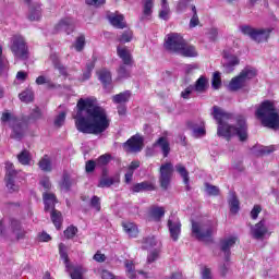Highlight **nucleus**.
<instances>
[{
	"label": "nucleus",
	"mask_w": 279,
	"mask_h": 279,
	"mask_svg": "<svg viewBox=\"0 0 279 279\" xmlns=\"http://www.w3.org/2000/svg\"><path fill=\"white\" fill-rule=\"evenodd\" d=\"M39 169H41V171H46L49 172L51 171L52 167H51V159H49V156H44L39 162Z\"/></svg>",
	"instance_id": "nucleus-35"
},
{
	"label": "nucleus",
	"mask_w": 279,
	"mask_h": 279,
	"mask_svg": "<svg viewBox=\"0 0 279 279\" xmlns=\"http://www.w3.org/2000/svg\"><path fill=\"white\" fill-rule=\"evenodd\" d=\"M143 12L141 16V21H149L151 19V14H154V0H143Z\"/></svg>",
	"instance_id": "nucleus-20"
},
{
	"label": "nucleus",
	"mask_w": 279,
	"mask_h": 279,
	"mask_svg": "<svg viewBox=\"0 0 279 279\" xmlns=\"http://www.w3.org/2000/svg\"><path fill=\"white\" fill-rule=\"evenodd\" d=\"M217 36H219V32L217 28H210L208 32V38L211 40V43H215L217 40Z\"/></svg>",
	"instance_id": "nucleus-63"
},
{
	"label": "nucleus",
	"mask_w": 279,
	"mask_h": 279,
	"mask_svg": "<svg viewBox=\"0 0 279 279\" xmlns=\"http://www.w3.org/2000/svg\"><path fill=\"white\" fill-rule=\"evenodd\" d=\"M145 147V138L141 134L131 136L124 144L123 149L129 154H138Z\"/></svg>",
	"instance_id": "nucleus-11"
},
{
	"label": "nucleus",
	"mask_w": 279,
	"mask_h": 279,
	"mask_svg": "<svg viewBox=\"0 0 279 279\" xmlns=\"http://www.w3.org/2000/svg\"><path fill=\"white\" fill-rule=\"evenodd\" d=\"M262 210L263 208L260 207V205H255L251 211L252 219H258V215H260Z\"/></svg>",
	"instance_id": "nucleus-62"
},
{
	"label": "nucleus",
	"mask_w": 279,
	"mask_h": 279,
	"mask_svg": "<svg viewBox=\"0 0 279 279\" xmlns=\"http://www.w3.org/2000/svg\"><path fill=\"white\" fill-rule=\"evenodd\" d=\"M171 178H173V163L166 162L161 165L159 169V184L162 191H167L169 189Z\"/></svg>",
	"instance_id": "nucleus-10"
},
{
	"label": "nucleus",
	"mask_w": 279,
	"mask_h": 279,
	"mask_svg": "<svg viewBox=\"0 0 279 279\" xmlns=\"http://www.w3.org/2000/svg\"><path fill=\"white\" fill-rule=\"evenodd\" d=\"M168 228L171 239L178 241V239H180V233L182 232V223H180V220L173 217L169 218Z\"/></svg>",
	"instance_id": "nucleus-15"
},
{
	"label": "nucleus",
	"mask_w": 279,
	"mask_h": 279,
	"mask_svg": "<svg viewBox=\"0 0 279 279\" xmlns=\"http://www.w3.org/2000/svg\"><path fill=\"white\" fill-rule=\"evenodd\" d=\"M149 217L153 221H160L165 217V208L163 207H151L149 210Z\"/></svg>",
	"instance_id": "nucleus-29"
},
{
	"label": "nucleus",
	"mask_w": 279,
	"mask_h": 279,
	"mask_svg": "<svg viewBox=\"0 0 279 279\" xmlns=\"http://www.w3.org/2000/svg\"><path fill=\"white\" fill-rule=\"evenodd\" d=\"M4 180L7 182V189L10 193H16V191H19V185L14 184V178Z\"/></svg>",
	"instance_id": "nucleus-51"
},
{
	"label": "nucleus",
	"mask_w": 279,
	"mask_h": 279,
	"mask_svg": "<svg viewBox=\"0 0 279 279\" xmlns=\"http://www.w3.org/2000/svg\"><path fill=\"white\" fill-rule=\"evenodd\" d=\"M122 227L124 232H126V234L133 239H135V236H138V227H136L135 223L133 222H122Z\"/></svg>",
	"instance_id": "nucleus-28"
},
{
	"label": "nucleus",
	"mask_w": 279,
	"mask_h": 279,
	"mask_svg": "<svg viewBox=\"0 0 279 279\" xmlns=\"http://www.w3.org/2000/svg\"><path fill=\"white\" fill-rule=\"evenodd\" d=\"M77 111L74 117L75 128L82 134H94L99 136L110 128V120L108 112L99 102L97 98H81L76 105Z\"/></svg>",
	"instance_id": "nucleus-1"
},
{
	"label": "nucleus",
	"mask_w": 279,
	"mask_h": 279,
	"mask_svg": "<svg viewBox=\"0 0 279 279\" xmlns=\"http://www.w3.org/2000/svg\"><path fill=\"white\" fill-rule=\"evenodd\" d=\"M211 116L218 123V136H222V138H227V141H230L231 136H239V140L242 142L247 141V123L243 116L236 118V126L228 122L231 121L232 113L226 112V110L219 106L213 107Z\"/></svg>",
	"instance_id": "nucleus-2"
},
{
	"label": "nucleus",
	"mask_w": 279,
	"mask_h": 279,
	"mask_svg": "<svg viewBox=\"0 0 279 279\" xmlns=\"http://www.w3.org/2000/svg\"><path fill=\"white\" fill-rule=\"evenodd\" d=\"M77 234V228L74 226H70L66 228V230L64 231V236L68 239H73V236H75Z\"/></svg>",
	"instance_id": "nucleus-55"
},
{
	"label": "nucleus",
	"mask_w": 279,
	"mask_h": 279,
	"mask_svg": "<svg viewBox=\"0 0 279 279\" xmlns=\"http://www.w3.org/2000/svg\"><path fill=\"white\" fill-rule=\"evenodd\" d=\"M109 23L117 29H125L126 24H125V17L121 14H114L111 13L108 15Z\"/></svg>",
	"instance_id": "nucleus-21"
},
{
	"label": "nucleus",
	"mask_w": 279,
	"mask_h": 279,
	"mask_svg": "<svg viewBox=\"0 0 279 279\" xmlns=\"http://www.w3.org/2000/svg\"><path fill=\"white\" fill-rule=\"evenodd\" d=\"M29 119H33L34 121H38V119H43V111L40 110V108L35 107L31 112Z\"/></svg>",
	"instance_id": "nucleus-54"
},
{
	"label": "nucleus",
	"mask_w": 279,
	"mask_h": 279,
	"mask_svg": "<svg viewBox=\"0 0 279 279\" xmlns=\"http://www.w3.org/2000/svg\"><path fill=\"white\" fill-rule=\"evenodd\" d=\"M205 191L208 195H213V196L219 195V187H217L210 183L205 184Z\"/></svg>",
	"instance_id": "nucleus-49"
},
{
	"label": "nucleus",
	"mask_w": 279,
	"mask_h": 279,
	"mask_svg": "<svg viewBox=\"0 0 279 279\" xmlns=\"http://www.w3.org/2000/svg\"><path fill=\"white\" fill-rule=\"evenodd\" d=\"M130 97H132V92L125 90L118 95H114L112 97V101H113V104L123 105V104H128V101H130Z\"/></svg>",
	"instance_id": "nucleus-27"
},
{
	"label": "nucleus",
	"mask_w": 279,
	"mask_h": 279,
	"mask_svg": "<svg viewBox=\"0 0 279 279\" xmlns=\"http://www.w3.org/2000/svg\"><path fill=\"white\" fill-rule=\"evenodd\" d=\"M3 69H8V59L3 56V48L0 46V73Z\"/></svg>",
	"instance_id": "nucleus-57"
},
{
	"label": "nucleus",
	"mask_w": 279,
	"mask_h": 279,
	"mask_svg": "<svg viewBox=\"0 0 279 279\" xmlns=\"http://www.w3.org/2000/svg\"><path fill=\"white\" fill-rule=\"evenodd\" d=\"M56 32H65V34H73L75 32V20L72 17L62 19L54 27Z\"/></svg>",
	"instance_id": "nucleus-13"
},
{
	"label": "nucleus",
	"mask_w": 279,
	"mask_h": 279,
	"mask_svg": "<svg viewBox=\"0 0 279 279\" xmlns=\"http://www.w3.org/2000/svg\"><path fill=\"white\" fill-rule=\"evenodd\" d=\"M95 167H97V161L88 160L85 165L86 173H93V171H95Z\"/></svg>",
	"instance_id": "nucleus-61"
},
{
	"label": "nucleus",
	"mask_w": 279,
	"mask_h": 279,
	"mask_svg": "<svg viewBox=\"0 0 279 279\" xmlns=\"http://www.w3.org/2000/svg\"><path fill=\"white\" fill-rule=\"evenodd\" d=\"M142 244V250H151V247H156V245H158V241L156 240V236L148 235L143 238Z\"/></svg>",
	"instance_id": "nucleus-31"
},
{
	"label": "nucleus",
	"mask_w": 279,
	"mask_h": 279,
	"mask_svg": "<svg viewBox=\"0 0 279 279\" xmlns=\"http://www.w3.org/2000/svg\"><path fill=\"white\" fill-rule=\"evenodd\" d=\"M132 193H143L145 191H156V186H154V183L149 181H144L141 183H135L131 187Z\"/></svg>",
	"instance_id": "nucleus-24"
},
{
	"label": "nucleus",
	"mask_w": 279,
	"mask_h": 279,
	"mask_svg": "<svg viewBox=\"0 0 279 279\" xmlns=\"http://www.w3.org/2000/svg\"><path fill=\"white\" fill-rule=\"evenodd\" d=\"M69 248L64 243L59 244V254L60 258L64 262L65 269L70 272L72 279H84V270L81 266L71 265V260L69 259Z\"/></svg>",
	"instance_id": "nucleus-6"
},
{
	"label": "nucleus",
	"mask_w": 279,
	"mask_h": 279,
	"mask_svg": "<svg viewBox=\"0 0 279 279\" xmlns=\"http://www.w3.org/2000/svg\"><path fill=\"white\" fill-rule=\"evenodd\" d=\"M274 151V146H262L257 150V156H267L268 154H271Z\"/></svg>",
	"instance_id": "nucleus-56"
},
{
	"label": "nucleus",
	"mask_w": 279,
	"mask_h": 279,
	"mask_svg": "<svg viewBox=\"0 0 279 279\" xmlns=\"http://www.w3.org/2000/svg\"><path fill=\"white\" fill-rule=\"evenodd\" d=\"M44 203L46 213H53L56 210V204H58V199L56 198V194L44 193Z\"/></svg>",
	"instance_id": "nucleus-23"
},
{
	"label": "nucleus",
	"mask_w": 279,
	"mask_h": 279,
	"mask_svg": "<svg viewBox=\"0 0 279 279\" xmlns=\"http://www.w3.org/2000/svg\"><path fill=\"white\" fill-rule=\"evenodd\" d=\"M154 147H159L163 154V158H168L169 154H171V145L169 144V140L167 137L161 136L159 137Z\"/></svg>",
	"instance_id": "nucleus-22"
},
{
	"label": "nucleus",
	"mask_w": 279,
	"mask_h": 279,
	"mask_svg": "<svg viewBox=\"0 0 279 279\" xmlns=\"http://www.w3.org/2000/svg\"><path fill=\"white\" fill-rule=\"evenodd\" d=\"M215 232V226L211 222L199 223L192 221V236L196 238L197 241H210Z\"/></svg>",
	"instance_id": "nucleus-7"
},
{
	"label": "nucleus",
	"mask_w": 279,
	"mask_h": 279,
	"mask_svg": "<svg viewBox=\"0 0 279 279\" xmlns=\"http://www.w3.org/2000/svg\"><path fill=\"white\" fill-rule=\"evenodd\" d=\"M101 278L102 279H117V277H114V275L112 272H110L109 270H102Z\"/></svg>",
	"instance_id": "nucleus-64"
},
{
	"label": "nucleus",
	"mask_w": 279,
	"mask_h": 279,
	"mask_svg": "<svg viewBox=\"0 0 279 279\" xmlns=\"http://www.w3.org/2000/svg\"><path fill=\"white\" fill-rule=\"evenodd\" d=\"M132 75V65L120 64L118 69V80H128Z\"/></svg>",
	"instance_id": "nucleus-30"
},
{
	"label": "nucleus",
	"mask_w": 279,
	"mask_h": 279,
	"mask_svg": "<svg viewBox=\"0 0 279 279\" xmlns=\"http://www.w3.org/2000/svg\"><path fill=\"white\" fill-rule=\"evenodd\" d=\"M160 257V253H158V251H153L148 254L147 256V263L149 265H151V263H156V260H158V258Z\"/></svg>",
	"instance_id": "nucleus-58"
},
{
	"label": "nucleus",
	"mask_w": 279,
	"mask_h": 279,
	"mask_svg": "<svg viewBox=\"0 0 279 279\" xmlns=\"http://www.w3.org/2000/svg\"><path fill=\"white\" fill-rule=\"evenodd\" d=\"M229 204H230L231 213L233 214L239 213V198H236V196H232Z\"/></svg>",
	"instance_id": "nucleus-52"
},
{
	"label": "nucleus",
	"mask_w": 279,
	"mask_h": 279,
	"mask_svg": "<svg viewBox=\"0 0 279 279\" xmlns=\"http://www.w3.org/2000/svg\"><path fill=\"white\" fill-rule=\"evenodd\" d=\"M193 90H195L194 87H193V85H190L189 87H186V88L181 93V97H182L183 99H191V95L193 94Z\"/></svg>",
	"instance_id": "nucleus-60"
},
{
	"label": "nucleus",
	"mask_w": 279,
	"mask_h": 279,
	"mask_svg": "<svg viewBox=\"0 0 279 279\" xmlns=\"http://www.w3.org/2000/svg\"><path fill=\"white\" fill-rule=\"evenodd\" d=\"M64 121H66V112L62 111L54 119V125L57 128H62L64 125Z\"/></svg>",
	"instance_id": "nucleus-47"
},
{
	"label": "nucleus",
	"mask_w": 279,
	"mask_h": 279,
	"mask_svg": "<svg viewBox=\"0 0 279 279\" xmlns=\"http://www.w3.org/2000/svg\"><path fill=\"white\" fill-rule=\"evenodd\" d=\"M50 217L57 230H60V228H62V213L58 211V209H53Z\"/></svg>",
	"instance_id": "nucleus-32"
},
{
	"label": "nucleus",
	"mask_w": 279,
	"mask_h": 279,
	"mask_svg": "<svg viewBox=\"0 0 279 279\" xmlns=\"http://www.w3.org/2000/svg\"><path fill=\"white\" fill-rule=\"evenodd\" d=\"M190 3H191V0H179V3L177 5L178 12H184V10L189 8Z\"/></svg>",
	"instance_id": "nucleus-59"
},
{
	"label": "nucleus",
	"mask_w": 279,
	"mask_h": 279,
	"mask_svg": "<svg viewBox=\"0 0 279 279\" xmlns=\"http://www.w3.org/2000/svg\"><path fill=\"white\" fill-rule=\"evenodd\" d=\"M234 245H236V238L232 236V238H226L220 240V252H223L225 254V260L228 263L230 260V248L234 247Z\"/></svg>",
	"instance_id": "nucleus-14"
},
{
	"label": "nucleus",
	"mask_w": 279,
	"mask_h": 279,
	"mask_svg": "<svg viewBox=\"0 0 279 279\" xmlns=\"http://www.w3.org/2000/svg\"><path fill=\"white\" fill-rule=\"evenodd\" d=\"M89 206L99 213L101 210V199L98 196H93Z\"/></svg>",
	"instance_id": "nucleus-50"
},
{
	"label": "nucleus",
	"mask_w": 279,
	"mask_h": 279,
	"mask_svg": "<svg viewBox=\"0 0 279 279\" xmlns=\"http://www.w3.org/2000/svg\"><path fill=\"white\" fill-rule=\"evenodd\" d=\"M255 117L260 121L264 128H269L270 130H278L279 128V113L276 109V105L270 100L263 101L257 110L255 111Z\"/></svg>",
	"instance_id": "nucleus-3"
},
{
	"label": "nucleus",
	"mask_w": 279,
	"mask_h": 279,
	"mask_svg": "<svg viewBox=\"0 0 279 279\" xmlns=\"http://www.w3.org/2000/svg\"><path fill=\"white\" fill-rule=\"evenodd\" d=\"M72 184L73 182L71 181V177L68 173H64L61 187L64 189V191H70Z\"/></svg>",
	"instance_id": "nucleus-48"
},
{
	"label": "nucleus",
	"mask_w": 279,
	"mask_h": 279,
	"mask_svg": "<svg viewBox=\"0 0 279 279\" xmlns=\"http://www.w3.org/2000/svg\"><path fill=\"white\" fill-rule=\"evenodd\" d=\"M73 47H74V49H75L76 51H78V52H80V51H84V47H86V37H85L84 35H80V36L76 38V40H75Z\"/></svg>",
	"instance_id": "nucleus-38"
},
{
	"label": "nucleus",
	"mask_w": 279,
	"mask_h": 279,
	"mask_svg": "<svg viewBox=\"0 0 279 279\" xmlns=\"http://www.w3.org/2000/svg\"><path fill=\"white\" fill-rule=\"evenodd\" d=\"M9 236L11 239H16V241L25 239V230H23V227H21V222L19 220H11V233Z\"/></svg>",
	"instance_id": "nucleus-18"
},
{
	"label": "nucleus",
	"mask_w": 279,
	"mask_h": 279,
	"mask_svg": "<svg viewBox=\"0 0 279 279\" xmlns=\"http://www.w3.org/2000/svg\"><path fill=\"white\" fill-rule=\"evenodd\" d=\"M21 101H24V104H29L34 101V92L32 90H24L20 94Z\"/></svg>",
	"instance_id": "nucleus-40"
},
{
	"label": "nucleus",
	"mask_w": 279,
	"mask_h": 279,
	"mask_svg": "<svg viewBox=\"0 0 279 279\" xmlns=\"http://www.w3.org/2000/svg\"><path fill=\"white\" fill-rule=\"evenodd\" d=\"M194 90L196 93H206V90H208V87L210 86L209 82H208V77L202 75L199 76V78L195 82L194 85H192Z\"/></svg>",
	"instance_id": "nucleus-25"
},
{
	"label": "nucleus",
	"mask_w": 279,
	"mask_h": 279,
	"mask_svg": "<svg viewBox=\"0 0 279 279\" xmlns=\"http://www.w3.org/2000/svg\"><path fill=\"white\" fill-rule=\"evenodd\" d=\"M253 77H256V70L253 68H245L238 76L231 80L229 89L233 92L241 90V88L247 86V82L253 80Z\"/></svg>",
	"instance_id": "nucleus-5"
},
{
	"label": "nucleus",
	"mask_w": 279,
	"mask_h": 279,
	"mask_svg": "<svg viewBox=\"0 0 279 279\" xmlns=\"http://www.w3.org/2000/svg\"><path fill=\"white\" fill-rule=\"evenodd\" d=\"M251 233L253 239L257 241L265 238L267 234V227L265 226V220H260L254 227H251Z\"/></svg>",
	"instance_id": "nucleus-19"
},
{
	"label": "nucleus",
	"mask_w": 279,
	"mask_h": 279,
	"mask_svg": "<svg viewBox=\"0 0 279 279\" xmlns=\"http://www.w3.org/2000/svg\"><path fill=\"white\" fill-rule=\"evenodd\" d=\"M134 38V33L131 29L124 31L122 35L118 37V43H132Z\"/></svg>",
	"instance_id": "nucleus-37"
},
{
	"label": "nucleus",
	"mask_w": 279,
	"mask_h": 279,
	"mask_svg": "<svg viewBox=\"0 0 279 279\" xmlns=\"http://www.w3.org/2000/svg\"><path fill=\"white\" fill-rule=\"evenodd\" d=\"M97 75L104 88L110 93V90H112V73L107 69H101L97 72Z\"/></svg>",
	"instance_id": "nucleus-16"
},
{
	"label": "nucleus",
	"mask_w": 279,
	"mask_h": 279,
	"mask_svg": "<svg viewBox=\"0 0 279 279\" xmlns=\"http://www.w3.org/2000/svg\"><path fill=\"white\" fill-rule=\"evenodd\" d=\"M181 56H184V58H195L197 57V50L194 48V46H191L184 41L183 47L181 48V51H179Z\"/></svg>",
	"instance_id": "nucleus-26"
},
{
	"label": "nucleus",
	"mask_w": 279,
	"mask_h": 279,
	"mask_svg": "<svg viewBox=\"0 0 279 279\" xmlns=\"http://www.w3.org/2000/svg\"><path fill=\"white\" fill-rule=\"evenodd\" d=\"M110 160H112V156L106 154V155L100 156L96 160V165H97V167H106V165H108L110 162Z\"/></svg>",
	"instance_id": "nucleus-45"
},
{
	"label": "nucleus",
	"mask_w": 279,
	"mask_h": 279,
	"mask_svg": "<svg viewBox=\"0 0 279 279\" xmlns=\"http://www.w3.org/2000/svg\"><path fill=\"white\" fill-rule=\"evenodd\" d=\"M185 41L186 40H184L180 34H168L165 39V49H167V51H172L173 53H180Z\"/></svg>",
	"instance_id": "nucleus-9"
},
{
	"label": "nucleus",
	"mask_w": 279,
	"mask_h": 279,
	"mask_svg": "<svg viewBox=\"0 0 279 279\" xmlns=\"http://www.w3.org/2000/svg\"><path fill=\"white\" fill-rule=\"evenodd\" d=\"M175 171L181 175L183 179L184 184H189V181L191 180L189 177V170H186V167H184L182 163H178L175 166Z\"/></svg>",
	"instance_id": "nucleus-33"
},
{
	"label": "nucleus",
	"mask_w": 279,
	"mask_h": 279,
	"mask_svg": "<svg viewBox=\"0 0 279 279\" xmlns=\"http://www.w3.org/2000/svg\"><path fill=\"white\" fill-rule=\"evenodd\" d=\"M117 53L119 58L122 60V64H126V66L134 65V58L132 57V52L130 51V49L118 46Z\"/></svg>",
	"instance_id": "nucleus-17"
},
{
	"label": "nucleus",
	"mask_w": 279,
	"mask_h": 279,
	"mask_svg": "<svg viewBox=\"0 0 279 279\" xmlns=\"http://www.w3.org/2000/svg\"><path fill=\"white\" fill-rule=\"evenodd\" d=\"M114 184V179L102 177L98 183L99 189H110Z\"/></svg>",
	"instance_id": "nucleus-44"
},
{
	"label": "nucleus",
	"mask_w": 279,
	"mask_h": 279,
	"mask_svg": "<svg viewBox=\"0 0 279 279\" xmlns=\"http://www.w3.org/2000/svg\"><path fill=\"white\" fill-rule=\"evenodd\" d=\"M93 69H95V62L90 61L86 64V71L83 73V80H90Z\"/></svg>",
	"instance_id": "nucleus-46"
},
{
	"label": "nucleus",
	"mask_w": 279,
	"mask_h": 279,
	"mask_svg": "<svg viewBox=\"0 0 279 279\" xmlns=\"http://www.w3.org/2000/svg\"><path fill=\"white\" fill-rule=\"evenodd\" d=\"M192 12L193 15L190 20V27H197V25H199V16L197 15V8L192 4Z\"/></svg>",
	"instance_id": "nucleus-42"
},
{
	"label": "nucleus",
	"mask_w": 279,
	"mask_h": 279,
	"mask_svg": "<svg viewBox=\"0 0 279 279\" xmlns=\"http://www.w3.org/2000/svg\"><path fill=\"white\" fill-rule=\"evenodd\" d=\"M124 267L126 268L128 277L130 279L136 278V270H135V267H134V262H132L130 259H126L124 262Z\"/></svg>",
	"instance_id": "nucleus-36"
},
{
	"label": "nucleus",
	"mask_w": 279,
	"mask_h": 279,
	"mask_svg": "<svg viewBox=\"0 0 279 279\" xmlns=\"http://www.w3.org/2000/svg\"><path fill=\"white\" fill-rule=\"evenodd\" d=\"M10 49L17 60H28L29 49L27 48V43L25 38L21 35H13L11 38Z\"/></svg>",
	"instance_id": "nucleus-4"
},
{
	"label": "nucleus",
	"mask_w": 279,
	"mask_h": 279,
	"mask_svg": "<svg viewBox=\"0 0 279 279\" xmlns=\"http://www.w3.org/2000/svg\"><path fill=\"white\" fill-rule=\"evenodd\" d=\"M12 134L11 138L21 141L25 136V130H27V123L20 119H13L11 121Z\"/></svg>",
	"instance_id": "nucleus-12"
},
{
	"label": "nucleus",
	"mask_w": 279,
	"mask_h": 279,
	"mask_svg": "<svg viewBox=\"0 0 279 279\" xmlns=\"http://www.w3.org/2000/svg\"><path fill=\"white\" fill-rule=\"evenodd\" d=\"M211 86L215 90H219L221 88V73L215 72L211 78Z\"/></svg>",
	"instance_id": "nucleus-43"
},
{
	"label": "nucleus",
	"mask_w": 279,
	"mask_h": 279,
	"mask_svg": "<svg viewBox=\"0 0 279 279\" xmlns=\"http://www.w3.org/2000/svg\"><path fill=\"white\" fill-rule=\"evenodd\" d=\"M40 16H41V10L40 7L38 8H32L29 10V14H28V21H40Z\"/></svg>",
	"instance_id": "nucleus-41"
},
{
	"label": "nucleus",
	"mask_w": 279,
	"mask_h": 279,
	"mask_svg": "<svg viewBox=\"0 0 279 279\" xmlns=\"http://www.w3.org/2000/svg\"><path fill=\"white\" fill-rule=\"evenodd\" d=\"M17 160L21 165H29L32 157L27 149L22 150L21 154L17 155Z\"/></svg>",
	"instance_id": "nucleus-39"
},
{
	"label": "nucleus",
	"mask_w": 279,
	"mask_h": 279,
	"mask_svg": "<svg viewBox=\"0 0 279 279\" xmlns=\"http://www.w3.org/2000/svg\"><path fill=\"white\" fill-rule=\"evenodd\" d=\"M223 58H226L228 61L227 66H236L239 64V58L234 56L228 54V52H225Z\"/></svg>",
	"instance_id": "nucleus-53"
},
{
	"label": "nucleus",
	"mask_w": 279,
	"mask_h": 279,
	"mask_svg": "<svg viewBox=\"0 0 279 279\" xmlns=\"http://www.w3.org/2000/svg\"><path fill=\"white\" fill-rule=\"evenodd\" d=\"M19 171L14 168V163L7 161L5 162V178L4 179H12L16 178Z\"/></svg>",
	"instance_id": "nucleus-34"
},
{
	"label": "nucleus",
	"mask_w": 279,
	"mask_h": 279,
	"mask_svg": "<svg viewBox=\"0 0 279 279\" xmlns=\"http://www.w3.org/2000/svg\"><path fill=\"white\" fill-rule=\"evenodd\" d=\"M240 29L242 34H244L245 36H250V38L255 43H265L269 40V35L271 34L270 29H265V28L256 29L247 25L241 26Z\"/></svg>",
	"instance_id": "nucleus-8"
}]
</instances>
